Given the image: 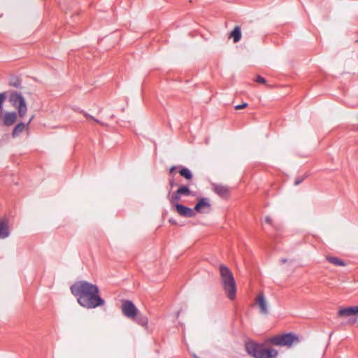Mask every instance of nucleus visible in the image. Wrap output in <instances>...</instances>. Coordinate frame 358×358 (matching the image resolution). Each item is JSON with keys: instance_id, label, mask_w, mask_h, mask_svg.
Instances as JSON below:
<instances>
[{"instance_id": "20", "label": "nucleus", "mask_w": 358, "mask_h": 358, "mask_svg": "<svg viewBox=\"0 0 358 358\" xmlns=\"http://www.w3.org/2000/svg\"><path fill=\"white\" fill-rule=\"evenodd\" d=\"M327 260L336 266H343L345 265V262L342 259L336 257H327Z\"/></svg>"}, {"instance_id": "7", "label": "nucleus", "mask_w": 358, "mask_h": 358, "mask_svg": "<svg viewBox=\"0 0 358 358\" xmlns=\"http://www.w3.org/2000/svg\"><path fill=\"white\" fill-rule=\"evenodd\" d=\"M18 114L15 111L0 112V119L4 126L10 127L17 120Z\"/></svg>"}, {"instance_id": "23", "label": "nucleus", "mask_w": 358, "mask_h": 358, "mask_svg": "<svg viewBox=\"0 0 358 358\" xmlns=\"http://www.w3.org/2000/svg\"><path fill=\"white\" fill-rule=\"evenodd\" d=\"M84 115L87 117V118H90L91 120H93L94 122H97L98 124H101V125H104V123L99 121V120L96 119L95 117H94L93 116L90 115V114L85 113V112H83Z\"/></svg>"}, {"instance_id": "15", "label": "nucleus", "mask_w": 358, "mask_h": 358, "mask_svg": "<svg viewBox=\"0 0 358 358\" xmlns=\"http://www.w3.org/2000/svg\"><path fill=\"white\" fill-rule=\"evenodd\" d=\"M9 85L14 87L17 89L22 88V80L21 79L15 76H12L9 79Z\"/></svg>"}, {"instance_id": "3", "label": "nucleus", "mask_w": 358, "mask_h": 358, "mask_svg": "<svg viewBox=\"0 0 358 358\" xmlns=\"http://www.w3.org/2000/svg\"><path fill=\"white\" fill-rule=\"evenodd\" d=\"M246 352L255 358H276L278 352L273 348H266L263 345L253 341L245 343Z\"/></svg>"}, {"instance_id": "21", "label": "nucleus", "mask_w": 358, "mask_h": 358, "mask_svg": "<svg viewBox=\"0 0 358 358\" xmlns=\"http://www.w3.org/2000/svg\"><path fill=\"white\" fill-rule=\"evenodd\" d=\"M179 173L181 176L184 177L187 180H192L193 178L192 173L187 168L183 167L179 171Z\"/></svg>"}, {"instance_id": "2", "label": "nucleus", "mask_w": 358, "mask_h": 358, "mask_svg": "<svg viewBox=\"0 0 358 358\" xmlns=\"http://www.w3.org/2000/svg\"><path fill=\"white\" fill-rule=\"evenodd\" d=\"M220 273L227 296L231 300L234 299L236 294V285L232 272L225 265H220Z\"/></svg>"}, {"instance_id": "25", "label": "nucleus", "mask_w": 358, "mask_h": 358, "mask_svg": "<svg viewBox=\"0 0 358 358\" xmlns=\"http://www.w3.org/2000/svg\"><path fill=\"white\" fill-rule=\"evenodd\" d=\"M247 106H248V103H243L242 104L236 106H235V109L236 110H241V109L246 108Z\"/></svg>"}, {"instance_id": "9", "label": "nucleus", "mask_w": 358, "mask_h": 358, "mask_svg": "<svg viewBox=\"0 0 358 358\" xmlns=\"http://www.w3.org/2000/svg\"><path fill=\"white\" fill-rule=\"evenodd\" d=\"M340 317H350L358 315V305L356 306L344 307L339 309L337 313Z\"/></svg>"}, {"instance_id": "29", "label": "nucleus", "mask_w": 358, "mask_h": 358, "mask_svg": "<svg viewBox=\"0 0 358 358\" xmlns=\"http://www.w3.org/2000/svg\"><path fill=\"white\" fill-rule=\"evenodd\" d=\"M288 262H292V260H289L287 259H285V258H282L281 259H280V264H285V263H287Z\"/></svg>"}, {"instance_id": "14", "label": "nucleus", "mask_w": 358, "mask_h": 358, "mask_svg": "<svg viewBox=\"0 0 358 358\" xmlns=\"http://www.w3.org/2000/svg\"><path fill=\"white\" fill-rule=\"evenodd\" d=\"M9 235L7 223L5 220L0 222V238H5Z\"/></svg>"}, {"instance_id": "22", "label": "nucleus", "mask_w": 358, "mask_h": 358, "mask_svg": "<svg viewBox=\"0 0 358 358\" xmlns=\"http://www.w3.org/2000/svg\"><path fill=\"white\" fill-rule=\"evenodd\" d=\"M6 99V93L1 92L0 93V112H3V103Z\"/></svg>"}, {"instance_id": "17", "label": "nucleus", "mask_w": 358, "mask_h": 358, "mask_svg": "<svg viewBox=\"0 0 358 358\" xmlns=\"http://www.w3.org/2000/svg\"><path fill=\"white\" fill-rule=\"evenodd\" d=\"M230 37L233 38L234 43L238 42L241 38V28L238 26L235 27L230 34Z\"/></svg>"}, {"instance_id": "10", "label": "nucleus", "mask_w": 358, "mask_h": 358, "mask_svg": "<svg viewBox=\"0 0 358 358\" xmlns=\"http://www.w3.org/2000/svg\"><path fill=\"white\" fill-rule=\"evenodd\" d=\"M176 210L182 217H193L195 216L194 208H191L182 204H176Z\"/></svg>"}, {"instance_id": "24", "label": "nucleus", "mask_w": 358, "mask_h": 358, "mask_svg": "<svg viewBox=\"0 0 358 358\" xmlns=\"http://www.w3.org/2000/svg\"><path fill=\"white\" fill-rule=\"evenodd\" d=\"M257 83L264 84L266 83V80L264 78L258 76L255 80Z\"/></svg>"}, {"instance_id": "18", "label": "nucleus", "mask_w": 358, "mask_h": 358, "mask_svg": "<svg viewBox=\"0 0 358 358\" xmlns=\"http://www.w3.org/2000/svg\"><path fill=\"white\" fill-rule=\"evenodd\" d=\"M138 324L146 327L148 323V320L146 316L137 313V316L134 319Z\"/></svg>"}, {"instance_id": "4", "label": "nucleus", "mask_w": 358, "mask_h": 358, "mask_svg": "<svg viewBox=\"0 0 358 358\" xmlns=\"http://www.w3.org/2000/svg\"><path fill=\"white\" fill-rule=\"evenodd\" d=\"M9 102L17 110L18 116L23 118L27 113V106L25 99L20 92L13 91L10 93L8 97Z\"/></svg>"}, {"instance_id": "33", "label": "nucleus", "mask_w": 358, "mask_h": 358, "mask_svg": "<svg viewBox=\"0 0 358 358\" xmlns=\"http://www.w3.org/2000/svg\"><path fill=\"white\" fill-rule=\"evenodd\" d=\"M169 222H171V223H173V224H176V222H175V221H173V220H169Z\"/></svg>"}, {"instance_id": "11", "label": "nucleus", "mask_w": 358, "mask_h": 358, "mask_svg": "<svg viewBox=\"0 0 358 358\" xmlns=\"http://www.w3.org/2000/svg\"><path fill=\"white\" fill-rule=\"evenodd\" d=\"M210 203L209 202V199L208 198H201L199 200L197 203L195 205L194 209V211L199 213H204L206 211L205 209H208L209 211L210 210Z\"/></svg>"}, {"instance_id": "16", "label": "nucleus", "mask_w": 358, "mask_h": 358, "mask_svg": "<svg viewBox=\"0 0 358 358\" xmlns=\"http://www.w3.org/2000/svg\"><path fill=\"white\" fill-rule=\"evenodd\" d=\"M178 194L182 196H194V194L190 190L187 185H180L178 189Z\"/></svg>"}, {"instance_id": "1", "label": "nucleus", "mask_w": 358, "mask_h": 358, "mask_svg": "<svg viewBox=\"0 0 358 358\" xmlns=\"http://www.w3.org/2000/svg\"><path fill=\"white\" fill-rule=\"evenodd\" d=\"M71 292L83 308L92 309L103 306L105 301L99 296L97 285L85 280L76 282L71 286Z\"/></svg>"}, {"instance_id": "8", "label": "nucleus", "mask_w": 358, "mask_h": 358, "mask_svg": "<svg viewBox=\"0 0 358 358\" xmlns=\"http://www.w3.org/2000/svg\"><path fill=\"white\" fill-rule=\"evenodd\" d=\"M255 304L259 308V313L262 315H266L268 314V306L266 299L264 293L259 294L255 299Z\"/></svg>"}, {"instance_id": "28", "label": "nucleus", "mask_w": 358, "mask_h": 358, "mask_svg": "<svg viewBox=\"0 0 358 358\" xmlns=\"http://www.w3.org/2000/svg\"><path fill=\"white\" fill-rule=\"evenodd\" d=\"M175 181H174V179L173 178H171L169 180V185L171 187V188H173L174 186H175Z\"/></svg>"}, {"instance_id": "12", "label": "nucleus", "mask_w": 358, "mask_h": 358, "mask_svg": "<svg viewBox=\"0 0 358 358\" xmlns=\"http://www.w3.org/2000/svg\"><path fill=\"white\" fill-rule=\"evenodd\" d=\"M29 129V123H24L22 122L17 124L15 127H14L13 132H12V136L13 138H15L18 136L20 134H22L24 131Z\"/></svg>"}, {"instance_id": "26", "label": "nucleus", "mask_w": 358, "mask_h": 358, "mask_svg": "<svg viewBox=\"0 0 358 358\" xmlns=\"http://www.w3.org/2000/svg\"><path fill=\"white\" fill-rule=\"evenodd\" d=\"M264 222H265L266 223H267V224H270V225H271V226H273V227H274V225H273V221H272V220H271V217H269V216H266V217H265V218H264Z\"/></svg>"}, {"instance_id": "5", "label": "nucleus", "mask_w": 358, "mask_h": 358, "mask_svg": "<svg viewBox=\"0 0 358 358\" xmlns=\"http://www.w3.org/2000/svg\"><path fill=\"white\" fill-rule=\"evenodd\" d=\"M269 343L276 346H285L291 348L293 345L297 344L299 342L298 336L292 333L284 334L273 336L269 338Z\"/></svg>"}, {"instance_id": "31", "label": "nucleus", "mask_w": 358, "mask_h": 358, "mask_svg": "<svg viewBox=\"0 0 358 358\" xmlns=\"http://www.w3.org/2000/svg\"><path fill=\"white\" fill-rule=\"evenodd\" d=\"M176 169H177V167L176 166L171 167V169L169 170L170 174H172L173 173V171H176Z\"/></svg>"}, {"instance_id": "6", "label": "nucleus", "mask_w": 358, "mask_h": 358, "mask_svg": "<svg viewBox=\"0 0 358 358\" xmlns=\"http://www.w3.org/2000/svg\"><path fill=\"white\" fill-rule=\"evenodd\" d=\"M122 311L125 317L131 320H134L137 316V313L138 312L134 303L129 300L122 301Z\"/></svg>"}, {"instance_id": "13", "label": "nucleus", "mask_w": 358, "mask_h": 358, "mask_svg": "<svg viewBox=\"0 0 358 358\" xmlns=\"http://www.w3.org/2000/svg\"><path fill=\"white\" fill-rule=\"evenodd\" d=\"M213 191L221 197H225L229 193V188L222 185H214Z\"/></svg>"}, {"instance_id": "30", "label": "nucleus", "mask_w": 358, "mask_h": 358, "mask_svg": "<svg viewBox=\"0 0 358 358\" xmlns=\"http://www.w3.org/2000/svg\"><path fill=\"white\" fill-rule=\"evenodd\" d=\"M357 322V318H350L348 320V322L351 324H354Z\"/></svg>"}, {"instance_id": "19", "label": "nucleus", "mask_w": 358, "mask_h": 358, "mask_svg": "<svg viewBox=\"0 0 358 358\" xmlns=\"http://www.w3.org/2000/svg\"><path fill=\"white\" fill-rule=\"evenodd\" d=\"M182 195L178 194V189L171 195H169V199L171 204L176 208V204H180L178 201L180 200Z\"/></svg>"}, {"instance_id": "32", "label": "nucleus", "mask_w": 358, "mask_h": 358, "mask_svg": "<svg viewBox=\"0 0 358 358\" xmlns=\"http://www.w3.org/2000/svg\"><path fill=\"white\" fill-rule=\"evenodd\" d=\"M33 119H34V115L30 117V119L27 123H29V124Z\"/></svg>"}, {"instance_id": "27", "label": "nucleus", "mask_w": 358, "mask_h": 358, "mask_svg": "<svg viewBox=\"0 0 358 358\" xmlns=\"http://www.w3.org/2000/svg\"><path fill=\"white\" fill-rule=\"evenodd\" d=\"M303 180V178L302 177H297L296 179H295V181H294V185H299V184H301Z\"/></svg>"}]
</instances>
